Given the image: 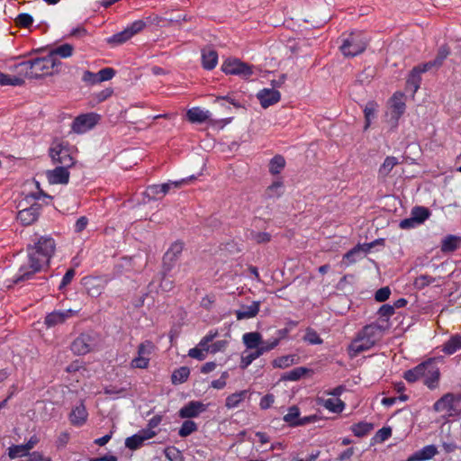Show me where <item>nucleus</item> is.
I'll return each instance as SVG.
<instances>
[{"instance_id":"nucleus-31","label":"nucleus","mask_w":461,"mask_h":461,"mask_svg":"<svg viewBox=\"0 0 461 461\" xmlns=\"http://www.w3.org/2000/svg\"><path fill=\"white\" fill-rule=\"evenodd\" d=\"M262 335L259 332H247L242 336V341L247 349H258L261 344Z\"/></svg>"},{"instance_id":"nucleus-24","label":"nucleus","mask_w":461,"mask_h":461,"mask_svg":"<svg viewBox=\"0 0 461 461\" xmlns=\"http://www.w3.org/2000/svg\"><path fill=\"white\" fill-rule=\"evenodd\" d=\"M218 63V54L214 50L203 49L202 50V66L204 69L212 70Z\"/></svg>"},{"instance_id":"nucleus-59","label":"nucleus","mask_w":461,"mask_h":461,"mask_svg":"<svg viewBox=\"0 0 461 461\" xmlns=\"http://www.w3.org/2000/svg\"><path fill=\"white\" fill-rule=\"evenodd\" d=\"M391 294V290L389 287L387 286H384V287H382L380 289H378L376 292H375V299L377 301V302H384L386 301L389 296Z\"/></svg>"},{"instance_id":"nucleus-50","label":"nucleus","mask_w":461,"mask_h":461,"mask_svg":"<svg viewBox=\"0 0 461 461\" xmlns=\"http://www.w3.org/2000/svg\"><path fill=\"white\" fill-rule=\"evenodd\" d=\"M283 182L282 181H275L271 185H269L267 189V194L270 198L279 197L283 194Z\"/></svg>"},{"instance_id":"nucleus-37","label":"nucleus","mask_w":461,"mask_h":461,"mask_svg":"<svg viewBox=\"0 0 461 461\" xmlns=\"http://www.w3.org/2000/svg\"><path fill=\"white\" fill-rule=\"evenodd\" d=\"M373 429V424L366 421L356 423L351 427L354 435L359 438L369 434Z\"/></svg>"},{"instance_id":"nucleus-58","label":"nucleus","mask_w":461,"mask_h":461,"mask_svg":"<svg viewBox=\"0 0 461 461\" xmlns=\"http://www.w3.org/2000/svg\"><path fill=\"white\" fill-rule=\"evenodd\" d=\"M228 377L229 373L227 371L222 372L220 378L211 383V386L218 390L223 389L226 386Z\"/></svg>"},{"instance_id":"nucleus-36","label":"nucleus","mask_w":461,"mask_h":461,"mask_svg":"<svg viewBox=\"0 0 461 461\" xmlns=\"http://www.w3.org/2000/svg\"><path fill=\"white\" fill-rule=\"evenodd\" d=\"M298 357L295 355L282 356L273 360L272 365L277 368H286L295 364Z\"/></svg>"},{"instance_id":"nucleus-32","label":"nucleus","mask_w":461,"mask_h":461,"mask_svg":"<svg viewBox=\"0 0 461 461\" xmlns=\"http://www.w3.org/2000/svg\"><path fill=\"white\" fill-rule=\"evenodd\" d=\"M461 244V238L455 235L446 236L441 242V251L449 253L456 250Z\"/></svg>"},{"instance_id":"nucleus-40","label":"nucleus","mask_w":461,"mask_h":461,"mask_svg":"<svg viewBox=\"0 0 461 461\" xmlns=\"http://www.w3.org/2000/svg\"><path fill=\"white\" fill-rule=\"evenodd\" d=\"M285 166V160L283 156L276 155L275 156L269 163V172L272 175H277L281 172V170Z\"/></svg>"},{"instance_id":"nucleus-34","label":"nucleus","mask_w":461,"mask_h":461,"mask_svg":"<svg viewBox=\"0 0 461 461\" xmlns=\"http://www.w3.org/2000/svg\"><path fill=\"white\" fill-rule=\"evenodd\" d=\"M18 75H7L0 72V85L1 86H22L24 83V77L20 75L19 69H17Z\"/></svg>"},{"instance_id":"nucleus-1","label":"nucleus","mask_w":461,"mask_h":461,"mask_svg":"<svg viewBox=\"0 0 461 461\" xmlns=\"http://www.w3.org/2000/svg\"><path fill=\"white\" fill-rule=\"evenodd\" d=\"M55 240L49 236H42L33 245L29 246L28 262L23 264L14 276L13 284H18L31 279L36 273L41 272L50 264L55 253Z\"/></svg>"},{"instance_id":"nucleus-11","label":"nucleus","mask_w":461,"mask_h":461,"mask_svg":"<svg viewBox=\"0 0 461 461\" xmlns=\"http://www.w3.org/2000/svg\"><path fill=\"white\" fill-rule=\"evenodd\" d=\"M98 121L95 113H87L77 116L72 123V130L77 133H84L92 129Z\"/></svg>"},{"instance_id":"nucleus-26","label":"nucleus","mask_w":461,"mask_h":461,"mask_svg":"<svg viewBox=\"0 0 461 461\" xmlns=\"http://www.w3.org/2000/svg\"><path fill=\"white\" fill-rule=\"evenodd\" d=\"M259 302H253L250 305L243 306L242 309L236 311L237 320L254 318L259 312Z\"/></svg>"},{"instance_id":"nucleus-14","label":"nucleus","mask_w":461,"mask_h":461,"mask_svg":"<svg viewBox=\"0 0 461 461\" xmlns=\"http://www.w3.org/2000/svg\"><path fill=\"white\" fill-rule=\"evenodd\" d=\"M207 410V405L199 401H191L183 406L179 411V417L183 419L196 418Z\"/></svg>"},{"instance_id":"nucleus-28","label":"nucleus","mask_w":461,"mask_h":461,"mask_svg":"<svg viewBox=\"0 0 461 461\" xmlns=\"http://www.w3.org/2000/svg\"><path fill=\"white\" fill-rule=\"evenodd\" d=\"M398 163L397 158L393 156L386 157L378 169V178L384 180Z\"/></svg>"},{"instance_id":"nucleus-51","label":"nucleus","mask_w":461,"mask_h":461,"mask_svg":"<svg viewBox=\"0 0 461 461\" xmlns=\"http://www.w3.org/2000/svg\"><path fill=\"white\" fill-rule=\"evenodd\" d=\"M15 23L20 27L29 28L33 23V18L31 14L23 13L18 14L15 19Z\"/></svg>"},{"instance_id":"nucleus-53","label":"nucleus","mask_w":461,"mask_h":461,"mask_svg":"<svg viewBox=\"0 0 461 461\" xmlns=\"http://www.w3.org/2000/svg\"><path fill=\"white\" fill-rule=\"evenodd\" d=\"M149 365V357H143L138 355V357H134L131 362V366L132 368H141L145 369Z\"/></svg>"},{"instance_id":"nucleus-19","label":"nucleus","mask_w":461,"mask_h":461,"mask_svg":"<svg viewBox=\"0 0 461 461\" xmlns=\"http://www.w3.org/2000/svg\"><path fill=\"white\" fill-rule=\"evenodd\" d=\"M425 363H429V365L426 368L425 375L422 376L424 384L430 389H434L437 387L439 379V369L433 364L432 359H429Z\"/></svg>"},{"instance_id":"nucleus-48","label":"nucleus","mask_w":461,"mask_h":461,"mask_svg":"<svg viewBox=\"0 0 461 461\" xmlns=\"http://www.w3.org/2000/svg\"><path fill=\"white\" fill-rule=\"evenodd\" d=\"M303 340L311 345H320L323 342L319 334L312 328L306 329Z\"/></svg>"},{"instance_id":"nucleus-27","label":"nucleus","mask_w":461,"mask_h":461,"mask_svg":"<svg viewBox=\"0 0 461 461\" xmlns=\"http://www.w3.org/2000/svg\"><path fill=\"white\" fill-rule=\"evenodd\" d=\"M461 349V335L456 334L451 336L441 348V351L446 355H453Z\"/></svg>"},{"instance_id":"nucleus-54","label":"nucleus","mask_w":461,"mask_h":461,"mask_svg":"<svg viewBox=\"0 0 461 461\" xmlns=\"http://www.w3.org/2000/svg\"><path fill=\"white\" fill-rule=\"evenodd\" d=\"M160 188V185H152L148 186L146 190L147 196L153 200L162 198V190Z\"/></svg>"},{"instance_id":"nucleus-46","label":"nucleus","mask_w":461,"mask_h":461,"mask_svg":"<svg viewBox=\"0 0 461 461\" xmlns=\"http://www.w3.org/2000/svg\"><path fill=\"white\" fill-rule=\"evenodd\" d=\"M196 430V423L193 420H188L183 422L181 428L179 429L178 435L182 438H185Z\"/></svg>"},{"instance_id":"nucleus-7","label":"nucleus","mask_w":461,"mask_h":461,"mask_svg":"<svg viewBox=\"0 0 461 461\" xmlns=\"http://www.w3.org/2000/svg\"><path fill=\"white\" fill-rule=\"evenodd\" d=\"M461 401V397L448 393L439 398L433 405L437 412H444L447 416H453L456 411V403Z\"/></svg>"},{"instance_id":"nucleus-16","label":"nucleus","mask_w":461,"mask_h":461,"mask_svg":"<svg viewBox=\"0 0 461 461\" xmlns=\"http://www.w3.org/2000/svg\"><path fill=\"white\" fill-rule=\"evenodd\" d=\"M257 98L263 108H267L280 101L281 94L274 88H264L257 94Z\"/></svg>"},{"instance_id":"nucleus-2","label":"nucleus","mask_w":461,"mask_h":461,"mask_svg":"<svg viewBox=\"0 0 461 461\" xmlns=\"http://www.w3.org/2000/svg\"><path fill=\"white\" fill-rule=\"evenodd\" d=\"M383 329L376 323L366 325L348 346V353L351 357L373 348L381 339Z\"/></svg>"},{"instance_id":"nucleus-13","label":"nucleus","mask_w":461,"mask_h":461,"mask_svg":"<svg viewBox=\"0 0 461 461\" xmlns=\"http://www.w3.org/2000/svg\"><path fill=\"white\" fill-rule=\"evenodd\" d=\"M68 168L66 166H59L52 170H48L46 176L49 183L51 185H67L70 176Z\"/></svg>"},{"instance_id":"nucleus-33","label":"nucleus","mask_w":461,"mask_h":461,"mask_svg":"<svg viewBox=\"0 0 461 461\" xmlns=\"http://www.w3.org/2000/svg\"><path fill=\"white\" fill-rule=\"evenodd\" d=\"M184 249V243L180 241L174 242L170 248L167 249L164 256V262L167 264V262L173 263L176 261L178 257L181 255Z\"/></svg>"},{"instance_id":"nucleus-17","label":"nucleus","mask_w":461,"mask_h":461,"mask_svg":"<svg viewBox=\"0 0 461 461\" xmlns=\"http://www.w3.org/2000/svg\"><path fill=\"white\" fill-rule=\"evenodd\" d=\"M431 68H434L433 64L431 61L423 63L421 65L414 67L410 74V77L408 78V84L411 85L414 87V91H417L420 87L421 77L420 74L425 73Z\"/></svg>"},{"instance_id":"nucleus-18","label":"nucleus","mask_w":461,"mask_h":461,"mask_svg":"<svg viewBox=\"0 0 461 461\" xmlns=\"http://www.w3.org/2000/svg\"><path fill=\"white\" fill-rule=\"evenodd\" d=\"M78 311L71 309L66 311H57L48 314L45 318V324L48 327H52L57 324L63 323L67 319L77 314Z\"/></svg>"},{"instance_id":"nucleus-3","label":"nucleus","mask_w":461,"mask_h":461,"mask_svg":"<svg viewBox=\"0 0 461 461\" xmlns=\"http://www.w3.org/2000/svg\"><path fill=\"white\" fill-rule=\"evenodd\" d=\"M54 67H56L55 63L49 55L15 65V68L19 69L20 75H23L24 78H38L41 76L51 74V69Z\"/></svg>"},{"instance_id":"nucleus-44","label":"nucleus","mask_w":461,"mask_h":461,"mask_svg":"<svg viewBox=\"0 0 461 461\" xmlns=\"http://www.w3.org/2000/svg\"><path fill=\"white\" fill-rule=\"evenodd\" d=\"M377 109V104L375 102H368L364 109L366 125L365 129L366 130L371 123V120L375 117V112Z\"/></svg>"},{"instance_id":"nucleus-56","label":"nucleus","mask_w":461,"mask_h":461,"mask_svg":"<svg viewBox=\"0 0 461 461\" xmlns=\"http://www.w3.org/2000/svg\"><path fill=\"white\" fill-rule=\"evenodd\" d=\"M278 344L279 339H274L269 341H263V339H261V344L259 346L258 350L260 351L261 355H263L274 349Z\"/></svg>"},{"instance_id":"nucleus-8","label":"nucleus","mask_w":461,"mask_h":461,"mask_svg":"<svg viewBox=\"0 0 461 461\" xmlns=\"http://www.w3.org/2000/svg\"><path fill=\"white\" fill-rule=\"evenodd\" d=\"M146 23L138 20L131 23L128 27H126L123 31L113 35L109 40V43L114 44H122L128 40H130L132 36L142 31L145 27Z\"/></svg>"},{"instance_id":"nucleus-10","label":"nucleus","mask_w":461,"mask_h":461,"mask_svg":"<svg viewBox=\"0 0 461 461\" xmlns=\"http://www.w3.org/2000/svg\"><path fill=\"white\" fill-rule=\"evenodd\" d=\"M157 433L150 429H143L138 433L128 437L125 439V447L131 450H136L141 447L146 440L154 438Z\"/></svg>"},{"instance_id":"nucleus-29","label":"nucleus","mask_w":461,"mask_h":461,"mask_svg":"<svg viewBox=\"0 0 461 461\" xmlns=\"http://www.w3.org/2000/svg\"><path fill=\"white\" fill-rule=\"evenodd\" d=\"M249 396L248 390H242L240 392L230 394L225 400V406L227 409H235Z\"/></svg>"},{"instance_id":"nucleus-6","label":"nucleus","mask_w":461,"mask_h":461,"mask_svg":"<svg viewBox=\"0 0 461 461\" xmlns=\"http://www.w3.org/2000/svg\"><path fill=\"white\" fill-rule=\"evenodd\" d=\"M221 70L227 75H237L244 78H248L253 74L251 66L237 59H226L221 65Z\"/></svg>"},{"instance_id":"nucleus-64","label":"nucleus","mask_w":461,"mask_h":461,"mask_svg":"<svg viewBox=\"0 0 461 461\" xmlns=\"http://www.w3.org/2000/svg\"><path fill=\"white\" fill-rule=\"evenodd\" d=\"M28 458L26 460L21 461H51L50 457L44 456L41 452L34 451L31 454H28Z\"/></svg>"},{"instance_id":"nucleus-57","label":"nucleus","mask_w":461,"mask_h":461,"mask_svg":"<svg viewBox=\"0 0 461 461\" xmlns=\"http://www.w3.org/2000/svg\"><path fill=\"white\" fill-rule=\"evenodd\" d=\"M436 278L429 275H420L415 280V285L420 288L433 284Z\"/></svg>"},{"instance_id":"nucleus-9","label":"nucleus","mask_w":461,"mask_h":461,"mask_svg":"<svg viewBox=\"0 0 461 461\" xmlns=\"http://www.w3.org/2000/svg\"><path fill=\"white\" fill-rule=\"evenodd\" d=\"M41 210V205L34 201L29 207L19 210L16 219L23 226L32 225L38 220Z\"/></svg>"},{"instance_id":"nucleus-5","label":"nucleus","mask_w":461,"mask_h":461,"mask_svg":"<svg viewBox=\"0 0 461 461\" xmlns=\"http://www.w3.org/2000/svg\"><path fill=\"white\" fill-rule=\"evenodd\" d=\"M49 154L54 164L71 167L76 163L72 148L66 142L54 141L49 149Z\"/></svg>"},{"instance_id":"nucleus-41","label":"nucleus","mask_w":461,"mask_h":461,"mask_svg":"<svg viewBox=\"0 0 461 461\" xmlns=\"http://www.w3.org/2000/svg\"><path fill=\"white\" fill-rule=\"evenodd\" d=\"M300 420V411L297 406H292L288 409V412L284 416V420L290 426H297Z\"/></svg>"},{"instance_id":"nucleus-4","label":"nucleus","mask_w":461,"mask_h":461,"mask_svg":"<svg viewBox=\"0 0 461 461\" xmlns=\"http://www.w3.org/2000/svg\"><path fill=\"white\" fill-rule=\"evenodd\" d=\"M367 39L361 32H354L344 36L339 49L345 57H355L365 51Z\"/></svg>"},{"instance_id":"nucleus-42","label":"nucleus","mask_w":461,"mask_h":461,"mask_svg":"<svg viewBox=\"0 0 461 461\" xmlns=\"http://www.w3.org/2000/svg\"><path fill=\"white\" fill-rule=\"evenodd\" d=\"M218 336L216 330H210L198 343V347L202 348L205 353L211 352L210 343Z\"/></svg>"},{"instance_id":"nucleus-21","label":"nucleus","mask_w":461,"mask_h":461,"mask_svg":"<svg viewBox=\"0 0 461 461\" xmlns=\"http://www.w3.org/2000/svg\"><path fill=\"white\" fill-rule=\"evenodd\" d=\"M73 45L69 43H64L52 49L50 51L49 56L51 58L52 61H54L55 66H57L59 63L57 59L58 57L61 59H68L73 55Z\"/></svg>"},{"instance_id":"nucleus-22","label":"nucleus","mask_w":461,"mask_h":461,"mask_svg":"<svg viewBox=\"0 0 461 461\" xmlns=\"http://www.w3.org/2000/svg\"><path fill=\"white\" fill-rule=\"evenodd\" d=\"M186 117L192 123H203L210 119L211 113L200 107H193L186 112Z\"/></svg>"},{"instance_id":"nucleus-35","label":"nucleus","mask_w":461,"mask_h":461,"mask_svg":"<svg viewBox=\"0 0 461 461\" xmlns=\"http://www.w3.org/2000/svg\"><path fill=\"white\" fill-rule=\"evenodd\" d=\"M190 375V369L187 366H181L176 369L172 375L171 381L173 384H179L185 383Z\"/></svg>"},{"instance_id":"nucleus-52","label":"nucleus","mask_w":461,"mask_h":461,"mask_svg":"<svg viewBox=\"0 0 461 461\" xmlns=\"http://www.w3.org/2000/svg\"><path fill=\"white\" fill-rule=\"evenodd\" d=\"M250 237L258 244L267 243L271 240V235L264 231H252Z\"/></svg>"},{"instance_id":"nucleus-62","label":"nucleus","mask_w":461,"mask_h":461,"mask_svg":"<svg viewBox=\"0 0 461 461\" xmlns=\"http://www.w3.org/2000/svg\"><path fill=\"white\" fill-rule=\"evenodd\" d=\"M188 356L192 358L202 361L205 359L206 353L197 346L195 348L189 349Z\"/></svg>"},{"instance_id":"nucleus-12","label":"nucleus","mask_w":461,"mask_h":461,"mask_svg":"<svg viewBox=\"0 0 461 461\" xmlns=\"http://www.w3.org/2000/svg\"><path fill=\"white\" fill-rule=\"evenodd\" d=\"M95 342L88 334H81L71 344V350L77 355H86L93 350Z\"/></svg>"},{"instance_id":"nucleus-47","label":"nucleus","mask_w":461,"mask_h":461,"mask_svg":"<svg viewBox=\"0 0 461 461\" xmlns=\"http://www.w3.org/2000/svg\"><path fill=\"white\" fill-rule=\"evenodd\" d=\"M307 371H308V369L305 367H296V368L290 370L289 372H286L283 375V379L288 380V381H297L303 375H305L307 373Z\"/></svg>"},{"instance_id":"nucleus-49","label":"nucleus","mask_w":461,"mask_h":461,"mask_svg":"<svg viewBox=\"0 0 461 461\" xmlns=\"http://www.w3.org/2000/svg\"><path fill=\"white\" fill-rule=\"evenodd\" d=\"M156 347L154 343L150 340H145L140 343L138 347V355L149 357V356L153 353Z\"/></svg>"},{"instance_id":"nucleus-38","label":"nucleus","mask_w":461,"mask_h":461,"mask_svg":"<svg viewBox=\"0 0 461 461\" xmlns=\"http://www.w3.org/2000/svg\"><path fill=\"white\" fill-rule=\"evenodd\" d=\"M194 176L188 178H182L177 181H169L160 185L162 190V196H165L173 188H181L183 185H187Z\"/></svg>"},{"instance_id":"nucleus-15","label":"nucleus","mask_w":461,"mask_h":461,"mask_svg":"<svg viewBox=\"0 0 461 461\" xmlns=\"http://www.w3.org/2000/svg\"><path fill=\"white\" fill-rule=\"evenodd\" d=\"M405 103L402 100V94H394L393 96L391 99V121L392 125L393 127H396L398 124V121L400 117L403 114L405 111Z\"/></svg>"},{"instance_id":"nucleus-20","label":"nucleus","mask_w":461,"mask_h":461,"mask_svg":"<svg viewBox=\"0 0 461 461\" xmlns=\"http://www.w3.org/2000/svg\"><path fill=\"white\" fill-rule=\"evenodd\" d=\"M437 454L438 448L436 446L427 445L410 456L406 461H426L431 459Z\"/></svg>"},{"instance_id":"nucleus-61","label":"nucleus","mask_w":461,"mask_h":461,"mask_svg":"<svg viewBox=\"0 0 461 461\" xmlns=\"http://www.w3.org/2000/svg\"><path fill=\"white\" fill-rule=\"evenodd\" d=\"M82 80L87 84V85H95V84H98V79H97V73H93L89 70H86L84 73H83V76H82Z\"/></svg>"},{"instance_id":"nucleus-25","label":"nucleus","mask_w":461,"mask_h":461,"mask_svg":"<svg viewBox=\"0 0 461 461\" xmlns=\"http://www.w3.org/2000/svg\"><path fill=\"white\" fill-rule=\"evenodd\" d=\"M428 365L429 363L422 362L415 367L407 370L403 374V378L409 383H414L418 381L420 378H422V376L425 375Z\"/></svg>"},{"instance_id":"nucleus-45","label":"nucleus","mask_w":461,"mask_h":461,"mask_svg":"<svg viewBox=\"0 0 461 461\" xmlns=\"http://www.w3.org/2000/svg\"><path fill=\"white\" fill-rule=\"evenodd\" d=\"M28 454L29 450L27 449L24 444L14 445L8 448V456L12 459L21 456H26Z\"/></svg>"},{"instance_id":"nucleus-23","label":"nucleus","mask_w":461,"mask_h":461,"mask_svg":"<svg viewBox=\"0 0 461 461\" xmlns=\"http://www.w3.org/2000/svg\"><path fill=\"white\" fill-rule=\"evenodd\" d=\"M87 416L88 413L86 411L85 405L83 403H80L72 410L69 415V420L73 425L82 426L83 424L86 423Z\"/></svg>"},{"instance_id":"nucleus-60","label":"nucleus","mask_w":461,"mask_h":461,"mask_svg":"<svg viewBox=\"0 0 461 461\" xmlns=\"http://www.w3.org/2000/svg\"><path fill=\"white\" fill-rule=\"evenodd\" d=\"M360 250H361V249L359 246L353 248L352 249H350L348 252H347L344 255L343 260L347 261V265L355 263L357 260L356 255L359 254Z\"/></svg>"},{"instance_id":"nucleus-39","label":"nucleus","mask_w":461,"mask_h":461,"mask_svg":"<svg viewBox=\"0 0 461 461\" xmlns=\"http://www.w3.org/2000/svg\"><path fill=\"white\" fill-rule=\"evenodd\" d=\"M253 350L254 351L250 352H243L240 360V367L242 369H246L254 360L262 356L258 348Z\"/></svg>"},{"instance_id":"nucleus-63","label":"nucleus","mask_w":461,"mask_h":461,"mask_svg":"<svg viewBox=\"0 0 461 461\" xmlns=\"http://www.w3.org/2000/svg\"><path fill=\"white\" fill-rule=\"evenodd\" d=\"M228 346L227 340H217L211 345V353L215 354L217 352H221L226 349Z\"/></svg>"},{"instance_id":"nucleus-43","label":"nucleus","mask_w":461,"mask_h":461,"mask_svg":"<svg viewBox=\"0 0 461 461\" xmlns=\"http://www.w3.org/2000/svg\"><path fill=\"white\" fill-rule=\"evenodd\" d=\"M429 216V211L421 206L414 207L411 211V217L416 221V223H422L426 221Z\"/></svg>"},{"instance_id":"nucleus-30","label":"nucleus","mask_w":461,"mask_h":461,"mask_svg":"<svg viewBox=\"0 0 461 461\" xmlns=\"http://www.w3.org/2000/svg\"><path fill=\"white\" fill-rule=\"evenodd\" d=\"M319 403L333 413H340L345 408V403L339 398L320 399Z\"/></svg>"},{"instance_id":"nucleus-55","label":"nucleus","mask_w":461,"mask_h":461,"mask_svg":"<svg viewBox=\"0 0 461 461\" xmlns=\"http://www.w3.org/2000/svg\"><path fill=\"white\" fill-rule=\"evenodd\" d=\"M115 75V71L112 68H104L98 71L97 79L98 83L112 79Z\"/></svg>"}]
</instances>
